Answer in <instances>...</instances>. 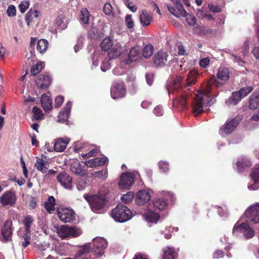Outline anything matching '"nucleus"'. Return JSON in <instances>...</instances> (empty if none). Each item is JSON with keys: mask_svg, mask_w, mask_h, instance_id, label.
Segmentation results:
<instances>
[{"mask_svg": "<svg viewBox=\"0 0 259 259\" xmlns=\"http://www.w3.org/2000/svg\"><path fill=\"white\" fill-rule=\"evenodd\" d=\"M224 83L218 81L214 76L210 78L209 80L203 85V90L196 95L192 102L193 112L195 116H197L203 112L205 97L217 96L219 89L222 87Z\"/></svg>", "mask_w": 259, "mask_h": 259, "instance_id": "nucleus-1", "label": "nucleus"}, {"mask_svg": "<svg viewBox=\"0 0 259 259\" xmlns=\"http://www.w3.org/2000/svg\"><path fill=\"white\" fill-rule=\"evenodd\" d=\"M83 197L89 202L91 209L97 213L104 207L106 203L105 195L102 194L101 191L97 195L89 196L84 194Z\"/></svg>", "mask_w": 259, "mask_h": 259, "instance_id": "nucleus-2", "label": "nucleus"}, {"mask_svg": "<svg viewBox=\"0 0 259 259\" xmlns=\"http://www.w3.org/2000/svg\"><path fill=\"white\" fill-rule=\"evenodd\" d=\"M132 212L126 206L118 204L113 209L111 213L112 218L116 222H125L132 217Z\"/></svg>", "mask_w": 259, "mask_h": 259, "instance_id": "nucleus-3", "label": "nucleus"}, {"mask_svg": "<svg viewBox=\"0 0 259 259\" xmlns=\"http://www.w3.org/2000/svg\"><path fill=\"white\" fill-rule=\"evenodd\" d=\"M56 232L62 239L68 237H76L82 234L81 230L75 226L69 227L67 225H61L55 227Z\"/></svg>", "mask_w": 259, "mask_h": 259, "instance_id": "nucleus-4", "label": "nucleus"}, {"mask_svg": "<svg viewBox=\"0 0 259 259\" xmlns=\"http://www.w3.org/2000/svg\"><path fill=\"white\" fill-rule=\"evenodd\" d=\"M126 54L127 51L125 47H121L120 43L116 42L114 44L110 52L108 53V56L111 59L118 57L121 62H124Z\"/></svg>", "mask_w": 259, "mask_h": 259, "instance_id": "nucleus-5", "label": "nucleus"}, {"mask_svg": "<svg viewBox=\"0 0 259 259\" xmlns=\"http://www.w3.org/2000/svg\"><path fill=\"white\" fill-rule=\"evenodd\" d=\"M135 174L132 172L123 173L120 178L118 185L120 189H129L134 183Z\"/></svg>", "mask_w": 259, "mask_h": 259, "instance_id": "nucleus-6", "label": "nucleus"}, {"mask_svg": "<svg viewBox=\"0 0 259 259\" xmlns=\"http://www.w3.org/2000/svg\"><path fill=\"white\" fill-rule=\"evenodd\" d=\"M57 215L60 220L64 223H69L75 218V213L72 209L60 207L57 209Z\"/></svg>", "mask_w": 259, "mask_h": 259, "instance_id": "nucleus-7", "label": "nucleus"}, {"mask_svg": "<svg viewBox=\"0 0 259 259\" xmlns=\"http://www.w3.org/2000/svg\"><path fill=\"white\" fill-rule=\"evenodd\" d=\"M153 192L151 190H141L136 194L135 201L139 205H143L150 201Z\"/></svg>", "mask_w": 259, "mask_h": 259, "instance_id": "nucleus-8", "label": "nucleus"}, {"mask_svg": "<svg viewBox=\"0 0 259 259\" xmlns=\"http://www.w3.org/2000/svg\"><path fill=\"white\" fill-rule=\"evenodd\" d=\"M242 120V117L241 116H237L229 122H226L224 125L221 127L220 130L226 134H230L236 129Z\"/></svg>", "mask_w": 259, "mask_h": 259, "instance_id": "nucleus-9", "label": "nucleus"}, {"mask_svg": "<svg viewBox=\"0 0 259 259\" xmlns=\"http://www.w3.org/2000/svg\"><path fill=\"white\" fill-rule=\"evenodd\" d=\"M94 251L97 256H102L107 246V242L103 238L97 237L93 239Z\"/></svg>", "mask_w": 259, "mask_h": 259, "instance_id": "nucleus-10", "label": "nucleus"}, {"mask_svg": "<svg viewBox=\"0 0 259 259\" xmlns=\"http://www.w3.org/2000/svg\"><path fill=\"white\" fill-rule=\"evenodd\" d=\"M235 231L243 233L246 239L251 238L254 235V230L246 223H243L240 225L236 224L233 229V232Z\"/></svg>", "mask_w": 259, "mask_h": 259, "instance_id": "nucleus-11", "label": "nucleus"}, {"mask_svg": "<svg viewBox=\"0 0 259 259\" xmlns=\"http://www.w3.org/2000/svg\"><path fill=\"white\" fill-rule=\"evenodd\" d=\"M245 215L251 222L255 224L259 222V203L250 206L245 211Z\"/></svg>", "mask_w": 259, "mask_h": 259, "instance_id": "nucleus-12", "label": "nucleus"}, {"mask_svg": "<svg viewBox=\"0 0 259 259\" xmlns=\"http://www.w3.org/2000/svg\"><path fill=\"white\" fill-rule=\"evenodd\" d=\"M126 94V90L122 82H114L111 88V96L113 99L123 97Z\"/></svg>", "mask_w": 259, "mask_h": 259, "instance_id": "nucleus-13", "label": "nucleus"}, {"mask_svg": "<svg viewBox=\"0 0 259 259\" xmlns=\"http://www.w3.org/2000/svg\"><path fill=\"white\" fill-rule=\"evenodd\" d=\"M12 222L7 220L5 222L1 230L3 241L8 242L12 240Z\"/></svg>", "mask_w": 259, "mask_h": 259, "instance_id": "nucleus-14", "label": "nucleus"}, {"mask_svg": "<svg viewBox=\"0 0 259 259\" xmlns=\"http://www.w3.org/2000/svg\"><path fill=\"white\" fill-rule=\"evenodd\" d=\"M128 58L124 60V63L126 64L131 62L139 61L142 59L141 49L138 46H135L131 48L128 53Z\"/></svg>", "mask_w": 259, "mask_h": 259, "instance_id": "nucleus-15", "label": "nucleus"}, {"mask_svg": "<svg viewBox=\"0 0 259 259\" xmlns=\"http://www.w3.org/2000/svg\"><path fill=\"white\" fill-rule=\"evenodd\" d=\"M0 201L4 206L12 205L16 201L15 193L12 191H8L5 192L2 196L0 197Z\"/></svg>", "mask_w": 259, "mask_h": 259, "instance_id": "nucleus-16", "label": "nucleus"}, {"mask_svg": "<svg viewBox=\"0 0 259 259\" xmlns=\"http://www.w3.org/2000/svg\"><path fill=\"white\" fill-rule=\"evenodd\" d=\"M167 60V54L162 51H158L155 54L153 61L156 66H162L165 64Z\"/></svg>", "mask_w": 259, "mask_h": 259, "instance_id": "nucleus-17", "label": "nucleus"}, {"mask_svg": "<svg viewBox=\"0 0 259 259\" xmlns=\"http://www.w3.org/2000/svg\"><path fill=\"white\" fill-rule=\"evenodd\" d=\"M58 182L65 189H72V178L65 172L60 173L57 176Z\"/></svg>", "mask_w": 259, "mask_h": 259, "instance_id": "nucleus-18", "label": "nucleus"}, {"mask_svg": "<svg viewBox=\"0 0 259 259\" xmlns=\"http://www.w3.org/2000/svg\"><path fill=\"white\" fill-rule=\"evenodd\" d=\"M70 141V139L67 137L56 139L54 145V150L57 152L63 151L67 147Z\"/></svg>", "mask_w": 259, "mask_h": 259, "instance_id": "nucleus-19", "label": "nucleus"}, {"mask_svg": "<svg viewBox=\"0 0 259 259\" xmlns=\"http://www.w3.org/2000/svg\"><path fill=\"white\" fill-rule=\"evenodd\" d=\"M179 15L185 18V20L188 23V25L191 26H193L196 23V19L195 17L187 13L185 10L184 9L183 6L182 4L179 3Z\"/></svg>", "mask_w": 259, "mask_h": 259, "instance_id": "nucleus-20", "label": "nucleus"}, {"mask_svg": "<svg viewBox=\"0 0 259 259\" xmlns=\"http://www.w3.org/2000/svg\"><path fill=\"white\" fill-rule=\"evenodd\" d=\"M152 20L153 15L150 12L145 10L141 11L140 15V22L143 27L150 25Z\"/></svg>", "mask_w": 259, "mask_h": 259, "instance_id": "nucleus-21", "label": "nucleus"}, {"mask_svg": "<svg viewBox=\"0 0 259 259\" xmlns=\"http://www.w3.org/2000/svg\"><path fill=\"white\" fill-rule=\"evenodd\" d=\"M180 77H179V107L181 106L182 110H185L188 107L187 98L188 93L185 91H183L182 87L180 83Z\"/></svg>", "mask_w": 259, "mask_h": 259, "instance_id": "nucleus-22", "label": "nucleus"}, {"mask_svg": "<svg viewBox=\"0 0 259 259\" xmlns=\"http://www.w3.org/2000/svg\"><path fill=\"white\" fill-rule=\"evenodd\" d=\"M34 165L38 170L42 173H46L49 167V163L41 156V157L36 158Z\"/></svg>", "mask_w": 259, "mask_h": 259, "instance_id": "nucleus-23", "label": "nucleus"}, {"mask_svg": "<svg viewBox=\"0 0 259 259\" xmlns=\"http://www.w3.org/2000/svg\"><path fill=\"white\" fill-rule=\"evenodd\" d=\"M71 104L70 102H68L63 111H61L58 117L57 122L60 123H64L67 121L70 114Z\"/></svg>", "mask_w": 259, "mask_h": 259, "instance_id": "nucleus-24", "label": "nucleus"}, {"mask_svg": "<svg viewBox=\"0 0 259 259\" xmlns=\"http://www.w3.org/2000/svg\"><path fill=\"white\" fill-rule=\"evenodd\" d=\"M144 217L147 222L156 223L160 219L159 212L152 210L145 212Z\"/></svg>", "mask_w": 259, "mask_h": 259, "instance_id": "nucleus-25", "label": "nucleus"}, {"mask_svg": "<svg viewBox=\"0 0 259 259\" xmlns=\"http://www.w3.org/2000/svg\"><path fill=\"white\" fill-rule=\"evenodd\" d=\"M51 82V79L48 75H40L36 80L37 86L41 89L47 88Z\"/></svg>", "mask_w": 259, "mask_h": 259, "instance_id": "nucleus-26", "label": "nucleus"}, {"mask_svg": "<svg viewBox=\"0 0 259 259\" xmlns=\"http://www.w3.org/2000/svg\"><path fill=\"white\" fill-rule=\"evenodd\" d=\"M41 104L46 111L51 110L52 109V102L49 94H44L40 99Z\"/></svg>", "mask_w": 259, "mask_h": 259, "instance_id": "nucleus-27", "label": "nucleus"}, {"mask_svg": "<svg viewBox=\"0 0 259 259\" xmlns=\"http://www.w3.org/2000/svg\"><path fill=\"white\" fill-rule=\"evenodd\" d=\"M167 205L166 202L161 198H155L153 201V206L155 211L159 212L163 210Z\"/></svg>", "mask_w": 259, "mask_h": 259, "instance_id": "nucleus-28", "label": "nucleus"}, {"mask_svg": "<svg viewBox=\"0 0 259 259\" xmlns=\"http://www.w3.org/2000/svg\"><path fill=\"white\" fill-rule=\"evenodd\" d=\"M242 99L240 95L237 92H233L231 96L226 100V103L229 106L236 105Z\"/></svg>", "mask_w": 259, "mask_h": 259, "instance_id": "nucleus-29", "label": "nucleus"}, {"mask_svg": "<svg viewBox=\"0 0 259 259\" xmlns=\"http://www.w3.org/2000/svg\"><path fill=\"white\" fill-rule=\"evenodd\" d=\"M217 77L218 79L222 81H227L230 78V72L228 68L225 67H221L219 69L217 73Z\"/></svg>", "mask_w": 259, "mask_h": 259, "instance_id": "nucleus-30", "label": "nucleus"}, {"mask_svg": "<svg viewBox=\"0 0 259 259\" xmlns=\"http://www.w3.org/2000/svg\"><path fill=\"white\" fill-rule=\"evenodd\" d=\"M39 249L40 254L42 255V257H45V259H53L51 254V253L53 252V250L49 244L40 246Z\"/></svg>", "mask_w": 259, "mask_h": 259, "instance_id": "nucleus-31", "label": "nucleus"}, {"mask_svg": "<svg viewBox=\"0 0 259 259\" xmlns=\"http://www.w3.org/2000/svg\"><path fill=\"white\" fill-rule=\"evenodd\" d=\"M168 11L176 18L178 17V0H170L167 5Z\"/></svg>", "mask_w": 259, "mask_h": 259, "instance_id": "nucleus-32", "label": "nucleus"}, {"mask_svg": "<svg viewBox=\"0 0 259 259\" xmlns=\"http://www.w3.org/2000/svg\"><path fill=\"white\" fill-rule=\"evenodd\" d=\"M154 47L151 44L145 45L142 49H141L142 59L143 58H149L153 54Z\"/></svg>", "mask_w": 259, "mask_h": 259, "instance_id": "nucleus-33", "label": "nucleus"}, {"mask_svg": "<svg viewBox=\"0 0 259 259\" xmlns=\"http://www.w3.org/2000/svg\"><path fill=\"white\" fill-rule=\"evenodd\" d=\"M198 75V73L196 70H193L189 71L186 79L187 87L196 83Z\"/></svg>", "mask_w": 259, "mask_h": 259, "instance_id": "nucleus-34", "label": "nucleus"}, {"mask_svg": "<svg viewBox=\"0 0 259 259\" xmlns=\"http://www.w3.org/2000/svg\"><path fill=\"white\" fill-rule=\"evenodd\" d=\"M162 259H176L174 248L170 247L164 248L163 249Z\"/></svg>", "mask_w": 259, "mask_h": 259, "instance_id": "nucleus-35", "label": "nucleus"}, {"mask_svg": "<svg viewBox=\"0 0 259 259\" xmlns=\"http://www.w3.org/2000/svg\"><path fill=\"white\" fill-rule=\"evenodd\" d=\"M48 45V41L46 39H41L37 41L36 50L40 53L43 54L47 51Z\"/></svg>", "mask_w": 259, "mask_h": 259, "instance_id": "nucleus-36", "label": "nucleus"}, {"mask_svg": "<svg viewBox=\"0 0 259 259\" xmlns=\"http://www.w3.org/2000/svg\"><path fill=\"white\" fill-rule=\"evenodd\" d=\"M55 199L53 196H50L45 203V207L47 211L51 213L55 210Z\"/></svg>", "mask_w": 259, "mask_h": 259, "instance_id": "nucleus-37", "label": "nucleus"}, {"mask_svg": "<svg viewBox=\"0 0 259 259\" xmlns=\"http://www.w3.org/2000/svg\"><path fill=\"white\" fill-rule=\"evenodd\" d=\"M33 221V218L30 215H27L23 217L22 223L24 225L26 232H31L30 228Z\"/></svg>", "mask_w": 259, "mask_h": 259, "instance_id": "nucleus-38", "label": "nucleus"}, {"mask_svg": "<svg viewBox=\"0 0 259 259\" xmlns=\"http://www.w3.org/2000/svg\"><path fill=\"white\" fill-rule=\"evenodd\" d=\"M249 108L251 110H255L259 108V95L252 96L249 101Z\"/></svg>", "mask_w": 259, "mask_h": 259, "instance_id": "nucleus-39", "label": "nucleus"}, {"mask_svg": "<svg viewBox=\"0 0 259 259\" xmlns=\"http://www.w3.org/2000/svg\"><path fill=\"white\" fill-rule=\"evenodd\" d=\"M236 166L238 172H240L244 170L246 168L249 167L251 166V163L248 160L242 159L236 162Z\"/></svg>", "mask_w": 259, "mask_h": 259, "instance_id": "nucleus-40", "label": "nucleus"}, {"mask_svg": "<svg viewBox=\"0 0 259 259\" xmlns=\"http://www.w3.org/2000/svg\"><path fill=\"white\" fill-rule=\"evenodd\" d=\"M199 29V33L201 35H209L210 37H211L214 36L217 34L216 30L208 28V27L203 26L200 27Z\"/></svg>", "mask_w": 259, "mask_h": 259, "instance_id": "nucleus-41", "label": "nucleus"}, {"mask_svg": "<svg viewBox=\"0 0 259 259\" xmlns=\"http://www.w3.org/2000/svg\"><path fill=\"white\" fill-rule=\"evenodd\" d=\"M70 170L72 172L77 175H80L82 173L83 167L77 161H74L70 166Z\"/></svg>", "mask_w": 259, "mask_h": 259, "instance_id": "nucleus-42", "label": "nucleus"}, {"mask_svg": "<svg viewBox=\"0 0 259 259\" xmlns=\"http://www.w3.org/2000/svg\"><path fill=\"white\" fill-rule=\"evenodd\" d=\"M114 44L110 38L106 37L101 42V47L102 50L106 51L110 49L113 46Z\"/></svg>", "mask_w": 259, "mask_h": 259, "instance_id": "nucleus-43", "label": "nucleus"}, {"mask_svg": "<svg viewBox=\"0 0 259 259\" xmlns=\"http://www.w3.org/2000/svg\"><path fill=\"white\" fill-rule=\"evenodd\" d=\"M90 15L86 8H83L80 11V19L84 24L89 23Z\"/></svg>", "mask_w": 259, "mask_h": 259, "instance_id": "nucleus-44", "label": "nucleus"}, {"mask_svg": "<svg viewBox=\"0 0 259 259\" xmlns=\"http://www.w3.org/2000/svg\"><path fill=\"white\" fill-rule=\"evenodd\" d=\"M66 18L63 15H60L57 17L56 20V24L60 27L61 29H65L67 28V24L66 23Z\"/></svg>", "mask_w": 259, "mask_h": 259, "instance_id": "nucleus-45", "label": "nucleus"}, {"mask_svg": "<svg viewBox=\"0 0 259 259\" xmlns=\"http://www.w3.org/2000/svg\"><path fill=\"white\" fill-rule=\"evenodd\" d=\"M125 24L127 28L131 30L132 32L135 25L134 21L132 15L128 14L126 16L125 18Z\"/></svg>", "mask_w": 259, "mask_h": 259, "instance_id": "nucleus-46", "label": "nucleus"}, {"mask_svg": "<svg viewBox=\"0 0 259 259\" xmlns=\"http://www.w3.org/2000/svg\"><path fill=\"white\" fill-rule=\"evenodd\" d=\"M44 66V63L38 62L35 65L33 66L31 68V73L35 75L39 73Z\"/></svg>", "mask_w": 259, "mask_h": 259, "instance_id": "nucleus-47", "label": "nucleus"}, {"mask_svg": "<svg viewBox=\"0 0 259 259\" xmlns=\"http://www.w3.org/2000/svg\"><path fill=\"white\" fill-rule=\"evenodd\" d=\"M252 88L249 86L242 88L238 91V93L239 94L240 97L243 98L247 96L252 91Z\"/></svg>", "mask_w": 259, "mask_h": 259, "instance_id": "nucleus-48", "label": "nucleus"}, {"mask_svg": "<svg viewBox=\"0 0 259 259\" xmlns=\"http://www.w3.org/2000/svg\"><path fill=\"white\" fill-rule=\"evenodd\" d=\"M34 118L37 120H41L43 118L44 114L41 110L37 107H34L32 109Z\"/></svg>", "mask_w": 259, "mask_h": 259, "instance_id": "nucleus-49", "label": "nucleus"}, {"mask_svg": "<svg viewBox=\"0 0 259 259\" xmlns=\"http://www.w3.org/2000/svg\"><path fill=\"white\" fill-rule=\"evenodd\" d=\"M178 80L177 79H175L173 81L172 83L169 85L167 89L169 94L177 92L178 88Z\"/></svg>", "mask_w": 259, "mask_h": 259, "instance_id": "nucleus-50", "label": "nucleus"}, {"mask_svg": "<svg viewBox=\"0 0 259 259\" xmlns=\"http://www.w3.org/2000/svg\"><path fill=\"white\" fill-rule=\"evenodd\" d=\"M250 176L255 183L259 182V166L253 169Z\"/></svg>", "mask_w": 259, "mask_h": 259, "instance_id": "nucleus-51", "label": "nucleus"}, {"mask_svg": "<svg viewBox=\"0 0 259 259\" xmlns=\"http://www.w3.org/2000/svg\"><path fill=\"white\" fill-rule=\"evenodd\" d=\"M133 198V194L132 192H127L126 194L123 195L121 197L122 202L125 203L131 202Z\"/></svg>", "mask_w": 259, "mask_h": 259, "instance_id": "nucleus-52", "label": "nucleus"}, {"mask_svg": "<svg viewBox=\"0 0 259 259\" xmlns=\"http://www.w3.org/2000/svg\"><path fill=\"white\" fill-rule=\"evenodd\" d=\"M94 176L98 178L106 179L108 177L107 170L103 169L102 170L96 171Z\"/></svg>", "mask_w": 259, "mask_h": 259, "instance_id": "nucleus-53", "label": "nucleus"}, {"mask_svg": "<svg viewBox=\"0 0 259 259\" xmlns=\"http://www.w3.org/2000/svg\"><path fill=\"white\" fill-rule=\"evenodd\" d=\"M111 67L110 63H109V60L108 58H105L102 62L101 69L102 71L105 72L107 70L109 69Z\"/></svg>", "mask_w": 259, "mask_h": 259, "instance_id": "nucleus-54", "label": "nucleus"}, {"mask_svg": "<svg viewBox=\"0 0 259 259\" xmlns=\"http://www.w3.org/2000/svg\"><path fill=\"white\" fill-rule=\"evenodd\" d=\"M24 241L22 242V245L24 247H26L29 244H30V232H26V233L23 236Z\"/></svg>", "mask_w": 259, "mask_h": 259, "instance_id": "nucleus-55", "label": "nucleus"}, {"mask_svg": "<svg viewBox=\"0 0 259 259\" xmlns=\"http://www.w3.org/2000/svg\"><path fill=\"white\" fill-rule=\"evenodd\" d=\"M95 160H96V164H97V166L103 165L108 162V158L105 156L103 157L95 158Z\"/></svg>", "mask_w": 259, "mask_h": 259, "instance_id": "nucleus-56", "label": "nucleus"}, {"mask_svg": "<svg viewBox=\"0 0 259 259\" xmlns=\"http://www.w3.org/2000/svg\"><path fill=\"white\" fill-rule=\"evenodd\" d=\"M7 13L9 17L15 16L16 14V9L14 6H9L7 9Z\"/></svg>", "mask_w": 259, "mask_h": 259, "instance_id": "nucleus-57", "label": "nucleus"}, {"mask_svg": "<svg viewBox=\"0 0 259 259\" xmlns=\"http://www.w3.org/2000/svg\"><path fill=\"white\" fill-rule=\"evenodd\" d=\"M28 7L29 3L27 1H24L19 5V10L22 13L25 12Z\"/></svg>", "mask_w": 259, "mask_h": 259, "instance_id": "nucleus-58", "label": "nucleus"}, {"mask_svg": "<svg viewBox=\"0 0 259 259\" xmlns=\"http://www.w3.org/2000/svg\"><path fill=\"white\" fill-rule=\"evenodd\" d=\"M159 167L163 172H166L168 170V163L164 161H160L159 163Z\"/></svg>", "mask_w": 259, "mask_h": 259, "instance_id": "nucleus-59", "label": "nucleus"}, {"mask_svg": "<svg viewBox=\"0 0 259 259\" xmlns=\"http://www.w3.org/2000/svg\"><path fill=\"white\" fill-rule=\"evenodd\" d=\"M225 255L224 252L222 250H216L212 254V258L218 259L223 257Z\"/></svg>", "mask_w": 259, "mask_h": 259, "instance_id": "nucleus-60", "label": "nucleus"}, {"mask_svg": "<svg viewBox=\"0 0 259 259\" xmlns=\"http://www.w3.org/2000/svg\"><path fill=\"white\" fill-rule=\"evenodd\" d=\"M103 10L106 14L110 15L113 11V8L110 4L106 3L104 5Z\"/></svg>", "mask_w": 259, "mask_h": 259, "instance_id": "nucleus-61", "label": "nucleus"}, {"mask_svg": "<svg viewBox=\"0 0 259 259\" xmlns=\"http://www.w3.org/2000/svg\"><path fill=\"white\" fill-rule=\"evenodd\" d=\"M209 58H205L201 59L199 61V65L202 68H206L209 64Z\"/></svg>", "mask_w": 259, "mask_h": 259, "instance_id": "nucleus-62", "label": "nucleus"}, {"mask_svg": "<svg viewBox=\"0 0 259 259\" xmlns=\"http://www.w3.org/2000/svg\"><path fill=\"white\" fill-rule=\"evenodd\" d=\"M33 17L29 11L26 13L25 20L26 22L27 26H29L30 25L31 22L33 21Z\"/></svg>", "mask_w": 259, "mask_h": 259, "instance_id": "nucleus-63", "label": "nucleus"}, {"mask_svg": "<svg viewBox=\"0 0 259 259\" xmlns=\"http://www.w3.org/2000/svg\"><path fill=\"white\" fill-rule=\"evenodd\" d=\"M64 101V97L61 96H57L55 100V107H59L62 105Z\"/></svg>", "mask_w": 259, "mask_h": 259, "instance_id": "nucleus-64", "label": "nucleus"}]
</instances>
